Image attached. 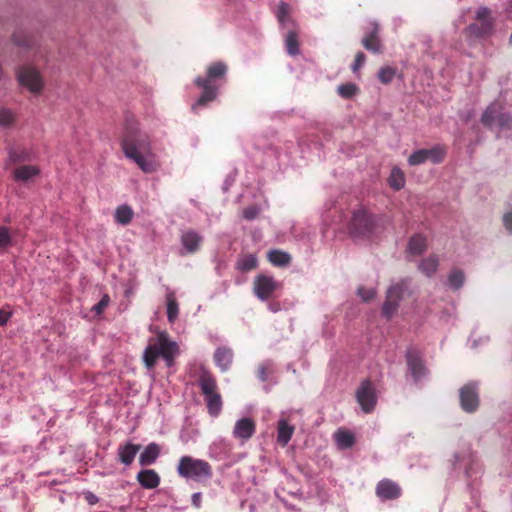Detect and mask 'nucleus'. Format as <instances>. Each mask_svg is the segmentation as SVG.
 <instances>
[{
	"label": "nucleus",
	"mask_w": 512,
	"mask_h": 512,
	"mask_svg": "<svg viewBox=\"0 0 512 512\" xmlns=\"http://www.w3.org/2000/svg\"><path fill=\"white\" fill-rule=\"evenodd\" d=\"M10 316L11 314L9 312L0 311V325H6Z\"/></svg>",
	"instance_id": "52"
},
{
	"label": "nucleus",
	"mask_w": 512,
	"mask_h": 512,
	"mask_svg": "<svg viewBox=\"0 0 512 512\" xmlns=\"http://www.w3.org/2000/svg\"><path fill=\"white\" fill-rule=\"evenodd\" d=\"M465 282V275L460 269H453L448 276V285L453 290L460 289Z\"/></svg>",
	"instance_id": "37"
},
{
	"label": "nucleus",
	"mask_w": 512,
	"mask_h": 512,
	"mask_svg": "<svg viewBox=\"0 0 512 512\" xmlns=\"http://www.w3.org/2000/svg\"><path fill=\"white\" fill-rule=\"evenodd\" d=\"M268 260L277 267H285L288 266L291 262V256L289 253L273 249L268 252Z\"/></svg>",
	"instance_id": "30"
},
{
	"label": "nucleus",
	"mask_w": 512,
	"mask_h": 512,
	"mask_svg": "<svg viewBox=\"0 0 512 512\" xmlns=\"http://www.w3.org/2000/svg\"><path fill=\"white\" fill-rule=\"evenodd\" d=\"M159 357V342L157 344L149 345L146 347L143 360L147 368L154 367L157 358Z\"/></svg>",
	"instance_id": "33"
},
{
	"label": "nucleus",
	"mask_w": 512,
	"mask_h": 512,
	"mask_svg": "<svg viewBox=\"0 0 512 512\" xmlns=\"http://www.w3.org/2000/svg\"><path fill=\"white\" fill-rule=\"evenodd\" d=\"M160 455V447L157 443L148 444L139 456V463L142 466L153 464Z\"/></svg>",
	"instance_id": "23"
},
{
	"label": "nucleus",
	"mask_w": 512,
	"mask_h": 512,
	"mask_svg": "<svg viewBox=\"0 0 512 512\" xmlns=\"http://www.w3.org/2000/svg\"><path fill=\"white\" fill-rule=\"evenodd\" d=\"M461 408L467 413H473L479 406L478 385L471 382L464 385L459 391Z\"/></svg>",
	"instance_id": "8"
},
{
	"label": "nucleus",
	"mask_w": 512,
	"mask_h": 512,
	"mask_svg": "<svg viewBox=\"0 0 512 512\" xmlns=\"http://www.w3.org/2000/svg\"><path fill=\"white\" fill-rule=\"evenodd\" d=\"M13 40L18 46H27L29 44L28 41L19 40L16 34L13 35Z\"/></svg>",
	"instance_id": "53"
},
{
	"label": "nucleus",
	"mask_w": 512,
	"mask_h": 512,
	"mask_svg": "<svg viewBox=\"0 0 512 512\" xmlns=\"http://www.w3.org/2000/svg\"><path fill=\"white\" fill-rule=\"evenodd\" d=\"M198 384L204 395L208 413L213 417H217L222 410V398L216 391L217 384L214 377L210 373L203 371L199 376Z\"/></svg>",
	"instance_id": "3"
},
{
	"label": "nucleus",
	"mask_w": 512,
	"mask_h": 512,
	"mask_svg": "<svg viewBox=\"0 0 512 512\" xmlns=\"http://www.w3.org/2000/svg\"><path fill=\"white\" fill-rule=\"evenodd\" d=\"M40 173V170L37 166L34 165H22L15 169L14 178L17 181L26 182L33 177L37 176Z\"/></svg>",
	"instance_id": "28"
},
{
	"label": "nucleus",
	"mask_w": 512,
	"mask_h": 512,
	"mask_svg": "<svg viewBox=\"0 0 512 512\" xmlns=\"http://www.w3.org/2000/svg\"><path fill=\"white\" fill-rule=\"evenodd\" d=\"M294 433V427L289 425L285 419L278 421L277 427V441L282 445L286 446Z\"/></svg>",
	"instance_id": "25"
},
{
	"label": "nucleus",
	"mask_w": 512,
	"mask_h": 512,
	"mask_svg": "<svg viewBox=\"0 0 512 512\" xmlns=\"http://www.w3.org/2000/svg\"><path fill=\"white\" fill-rule=\"evenodd\" d=\"M406 361L408 372L412 376L415 383L424 378L428 370L425 367L423 360L419 353L414 349H408L406 353Z\"/></svg>",
	"instance_id": "11"
},
{
	"label": "nucleus",
	"mask_w": 512,
	"mask_h": 512,
	"mask_svg": "<svg viewBox=\"0 0 512 512\" xmlns=\"http://www.w3.org/2000/svg\"><path fill=\"white\" fill-rule=\"evenodd\" d=\"M366 56L363 52H358L355 56L354 62L351 65V69L356 73L365 63Z\"/></svg>",
	"instance_id": "47"
},
{
	"label": "nucleus",
	"mask_w": 512,
	"mask_h": 512,
	"mask_svg": "<svg viewBox=\"0 0 512 512\" xmlns=\"http://www.w3.org/2000/svg\"><path fill=\"white\" fill-rule=\"evenodd\" d=\"M410 280L402 279L401 281L391 285L387 290L386 301L383 304L382 313L390 319L396 312L399 302L405 295H409Z\"/></svg>",
	"instance_id": "5"
},
{
	"label": "nucleus",
	"mask_w": 512,
	"mask_h": 512,
	"mask_svg": "<svg viewBox=\"0 0 512 512\" xmlns=\"http://www.w3.org/2000/svg\"><path fill=\"white\" fill-rule=\"evenodd\" d=\"M401 492L400 486L390 479H383L376 486V495L382 501L395 500L401 496Z\"/></svg>",
	"instance_id": "13"
},
{
	"label": "nucleus",
	"mask_w": 512,
	"mask_h": 512,
	"mask_svg": "<svg viewBox=\"0 0 512 512\" xmlns=\"http://www.w3.org/2000/svg\"><path fill=\"white\" fill-rule=\"evenodd\" d=\"M337 91L341 97L349 99L357 93L358 87L354 83H346L339 85Z\"/></svg>",
	"instance_id": "39"
},
{
	"label": "nucleus",
	"mask_w": 512,
	"mask_h": 512,
	"mask_svg": "<svg viewBox=\"0 0 512 512\" xmlns=\"http://www.w3.org/2000/svg\"><path fill=\"white\" fill-rule=\"evenodd\" d=\"M194 82L197 86L203 88L202 94L198 98L197 102L192 106V109L196 110L199 106H205L216 98L217 88L212 84H209V79H203L202 77L195 78Z\"/></svg>",
	"instance_id": "16"
},
{
	"label": "nucleus",
	"mask_w": 512,
	"mask_h": 512,
	"mask_svg": "<svg viewBox=\"0 0 512 512\" xmlns=\"http://www.w3.org/2000/svg\"><path fill=\"white\" fill-rule=\"evenodd\" d=\"M18 83L33 94L40 93L44 80L40 71L32 65H21L16 69Z\"/></svg>",
	"instance_id": "6"
},
{
	"label": "nucleus",
	"mask_w": 512,
	"mask_h": 512,
	"mask_svg": "<svg viewBox=\"0 0 512 512\" xmlns=\"http://www.w3.org/2000/svg\"><path fill=\"white\" fill-rule=\"evenodd\" d=\"M278 287L279 283L272 276L261 274L254 279V294L261 301L268 300Z\"/></svg>",
	"instance_id": "9"
},
{
	"label": "nucleus",
	"mask_w": 512,
	"mask_h": 512,
	"mask_svg": "<svg viewBox=\"0 0 512 512\" xmlns=\"http://www.w3.org/2000/svg\"><path fill=\"white\" fill-rule=\"evenodd\" d=\"M475 19L477 22L469 24L466 28L469 35L476 38H483L492 35L494 32L495 20L488 7L480 6L475 12Z\"/></svg>",
	"instance_id": "4"
},
{
	"label": "nucleus",
	"mask_w": 512,
	"mask_h": 512,
	"mask_svg": "<svg viewBox=\"0 0 512 512\" xmlns=\"http://www.w3.org/2000/svg\"><path fill=\"white\" fill-rule=\"evenodd\" d=\"M191 501L194 507L200 508L202 502V494L200 492L192 494Z\"/></svg>",
	"instance_id": "51"
},
{
	"label": "nucleus",
	"mask_w": 512,
	"mask_h": 512,
	"mask_svg": "<svg viewBox=\"0 0 512 512\" xmlns=\"http://www.w3.org/2000/svg\"><path fill=\"white\" fill-rule=\"evenodd\" d=\"M134 217L132 208L127 204L119 205L114 213L116 223L120 225H128Z\"/></svg>",
	"instance_id": "29"
},
{
	"label": "nucleus",
	"mask_w": 512,
	"mask_h": 512,
	"mask_svg": "<svg viewBox=\"0 0 512 512\" xmlns=\"http://www.w3.org/2000/svg\"><path fill=\"white\" fill-rule=\"evenodd\" d=\"M256 424L252 418L244 417L236 421L233 429V437L241 441L249 440L255 433Z\"/></svg>",
	"instance_id": "15"
},
{
	"label": "nucleus",
	"mask_w": 512,
	"mask_h": 512,
	"mask_svg": "<svg viewBox=\"0 0 512 512\" xmlns=\"http://www.w3.org/2000/svg\"><path fill=\"white\" fill-rule=\"evenodd\" d=\"M9 161L11 163H19L25 161H31L33 159V153L30 149L23 146H12L8 149Z\"/></svg>",
	"instance_id": "21"
},
{
	"label": "nucleus",
	"mask_w": 512,
	"mask_h": 512,
	"mask_svg": "<svg viewBox=\"0 0 512 512\" xmlns=\"http://www.w3.org/2000/svg\"><path fill=\"white\" fill-rule=\"evenodd\" d=\"M439 266V258L436 255H430L418 264V269L427 277H432Z\"/></svg>",
	"instance_id": "27"
},
{
	"label": "nucleus",
	"mask_w": 512,
	"mask_h": 512,
	"mask_svg": "<svg viewBox=\"0 0 512 512\" xmlns=\"http://www.w3.org/2000/svg\"><path fill=\"white\" fill-rule=\"evenodd\" d=\"M511 116L504 112L499 103L489 105L481 117V122L488 128H508L511 123Z\"/></svg>",
	"instance_id": "7"
},
{
	"label": "nucleus",
	"mask_w": 512,
	"mask_h": 512,
	"mask_svg": "<svg viewBox=\"0 0 512 512\" xmlns=\"http://www.w3.org/2000/svg\"><path fill=\"white\" fill-rule=\"evenodd\" d=\"M167 318L169 322H174L178 317L179 309L178 303L174 298V294L172 292L167 294Z\"/></svg>",
	"instance_id": "38"
},
{
	"label": "nucleus",
	"mask_w": 512,
	"mask_h": 512,
	"mask_svg": "<svg viewBox=\"0 0 512 512\" xmlns=\"http://www.w3.org/2000/svg\"><path fill=\"white\" fill-rule=\"evenodd\" d=\"M109 302L110 298L107 294H105L101 300L92 307V311L95 312V314H101L108 306Z\"/></svg>",
	"instance_id": "46"
},
{
	"label": "nucleus",
	"mask_w": 512,
	"mask_h": 512,
	"mask_svg": "<svg viewBox=\"0 0 512 512\" xmlns=\"http://www.w3.org/2000/svg\"><path fill=\"white\" fill-rule=\"evenodd\" d=\"M277 19L279 23L284 27H293L294 22L289 16V5L287 3L281 2L278 6Z\"/></svg>",
	"instance_id": "35"
},
{
	"label": "nucleus",
	"mask_w": 512,
	"mask_h": 512,
	"mask_svg": "<svg viewBox=\"0 0 512 512\" xmlns=\"http://www.w3.org/2000/svg\"><path fill=\"white\" fill-rule=\"evenodd\" d=\"M12 243V235L9 228L0 226V249H6Z\"/></svg>",
	"instance_id": "44"
},
{
	"label": "nucleus",
	"mask_w": 512,
	"mask_h": 512,
	"mask_svg": "<svg viewBox=\"0 0 512 512\" xmlns=\"http://www.w3.org/2000/svg\"><path fill=\"white\" fill-rule=\"evenodd\" d=\"M272 370V362L271 361H265L262 364L259 365L257 370L258 378L265 382L268 379V373Z\"/></svg>",
	"instance_id": "45"
},
{
	"label": "nucleus",
	"mask_w": 512,
	"mask_h": 512,
	"mask_svg": "<svg viewBox=\"0 0 512 512\" xmlns=\"http://www.w3.org/2000/svg\"><path fill=\"white\" fill-rule=\"evenodd\" d=\"M356 397L359 405L365 413H370L377 403L375 388L371 381L365 380L357 389Z\"/></svg>",
	"instance_id": "10"
},
{
	"label": "nucleus",
	"mask_w": 512,
	"mask_h": 512,
	"mask_svg": "<svg viewBox=\"0 0 512 512\" xmlns=\"http://www.w3.org/2000/svg\"><path fill=\"white\" fill-rule=\"evenodd\" d=\"M227 72V66L222 62H216L208 67L207 77L209 84H212L213 80L222 78Z\"/></svg>",
	"instance_id": "34"
},
{
	"label": "nucleus",
	"mask_w": 512,
	"mask_h": 512,
	"mask_svg": "<svg viewBox=\"0 0 512 512\" xmlns=\"http://www.w3.org/2000/svg\"><path fill=\"white\" fill-rule=\"evenodd\" d=\"M333 437L338 448L342 450L352 447L355 443L354 434L345 429H338Z\"/></svg>",
	"instance_id": "26"
},
{
	"label": "nucleus",
	"mask_w": 512,
	"mask_h": 512,
	"mask_svg": "<svg viewBox=\"0 0 512 512\" xmlns=\"http://www.w3.org/2000/svg\"><path fill=\"white\" fill-rule=\"evenodd\" d=\"M395 69L391 67H383L378 71V79L383 84H389L395 77Z\"/></svg>",
	"instance_id": "41"
},
{
	"label": "nucleus",
	"mask_w": 512,
	"mask_h": 512,
	"mask_svg": "<svg viewBox=\"0 0 512 512\" xmlns=\"http://www.w3.org/2000/svg\"><path fill=\"white\" fill-rule=\"evenodd\" d=\"M159 340V356H162L166 365L171 367L174 363V357L179 353L176 342L170 341L164 333L160 334Z\"/></svg>",
	"instance_id": "14"
},
{
	"label": "nucleus",
	"mask_w": 512,
	"mask_h": 512,
	"mask_svg": "<svg viewBox=\"0 0 512 512\" xmlns=\"http://www.w3.org/2000/svg\"><path fill=\"white\" fill-rule=\"evenodd\" d=\"M389 185L394 190H400L405 185V176L401 169L394 167L388 179Z\"/></svg>",
	"instance_id": "36"
},
{
	"label": "nucleus",
	"mask_w": 512,
	"mask_h": 512,
	"mask_svg": "<svg viewBox=\"0 0 512 512\" xmlns=\"http://www.w3.org/2000/svg\"><path fill=\"white\" fill-rule=\"evenodd\" d=\"M202 241V235L191 229L183 231L180 237L181 245L188 254L197 252L200 249Z\"/></svg>",
	"instance_id": "17"
},
{
	"label": "nucleus",
	"mask_w": 512,
	"mask_h": 512,
	"mask_svg": "<svg viewBox=\"0 0 512 512\" xmlns=\"http://www.w3.org/2000/svg\"><path fill=\"white\" fill-rule=\"evenodd\" d=\"M137 480L145 489H154L160 484V477L155 470L143 469L138 472Z\"/></svg>",
	"instance_id": "19"
},
{
	"label": "nucleus",
	"mask_w": 512,
	"mask_h": 512,
	"mask_svg": "<svg viewBox=\"0 0 512 512\" xmlns=\"http://www.w3.org/2000/svg\"><path fill=\"white\" fill-rule=\"evenodd\" d=\"M141 449V445L133 444L131 442L126 443L125 445H121L118 447V457L121 463L126 466L132 464L135 459L136 454Z\"/></svg>",
	"instance_id": "20"
},
{
	"label": "nucleus",
	"mask_w": 512,
	"mask_h": 512,
	"mask_svg": "<svg viewBox=\"0 0 512 512\" xmlns=\"http://www.w3.org/2000/svg\"><path fill=\"white\" fill-rule=\"evenodd\" d=\"M373 220L365 210L359 209L353 213L351 219V232L357 235H368L372 231Z\"/></svg>",
	"instance_id": "12"
},
{
	"label": "nucleus",
	"mask_w": 512,
	"mask_h": 512,
	"mask_svg": "<svg viewBox=\"0 0 512 512\" xmlns=\"http://www.w3.org/2000/svg\"><path fill=\"white\" fill-rule=\"evenodd\" d=\"M285 46L288 54L291 56H296L300 53L298 34L292 27L285 36Z\"/></svg>",
	"instance_id": "31"
},
{
	"label": "nucleus",
	"mask_w": 512,
	"mask_h": 512,
	"mask_svg": "<svg viewBox=\"0 0 512 512\" xmlns=\"http://www.w3.org/2000/svg\"><path fill=\"white\" fill-rule=\"evenodd\" d=\"M427 157L433 163H440L445 155V150L441 146H436L431 149H426Z\"/></svg>",
	"instance_id": "42"
},
{
	"label": "nucleus",
	"mask_w": 512,
	"mask_h": 512,
	"mask_svg": "<svg viewBox=\"0 0 512 512\" xmlns=\"http://www.w3.org/2000/svg\"><path fill=\"white\" fill-rule=\"evenodd\" d=\"M427 249V239L421 234L413 235L407 245V253L411 255H421Z\"/></svg>",
	"instance_id": "24"
},
{
	"label": "nucleus",
	"mask_w": 512,
	"mask_h": 512,
	"mask_svg": "<svg viewBox=\"0 0 512 512\" xmlns=\"http://www.w3.org/2000/svg\"><path fill=\"white\" fill-rule=\"evenodd\" d=\"M357 293L364 301L371 300L376 294L374 289H365L363 287L358 288Z\"/></svg>",
	"instance_id": "48"
},
{
	"label": "nucleus",
	"mask_w": 512,
	"mask_h": 512,
	"mask_svg": "<svg viewBox=\"0 0 512 512\" xmlns=\"http://www.w3.org/2000/svg\"><path fill=\"white\" fill-rule=\"evenodd\" d=\"M14 114L8 108H0V126L9 127L14 122Z\"/></svg>",
	"instance_id": "43"
},
{
	"label": "nucleus",
	"mask_w": 512,
	"mask_h": 512,
	"mask_svg": "<svg viewBox=\"0 0 512 512\" xmlns=\"http://www.w3.org/2000/svg\"><path fill=\"white\" fill-rule=\"evenodd\" d=\"M259 214L256 206H251L243 210V217L247 220H254Z\"/></svg>",
	"instance_id": "49"
},
{
	"label": "nucleus",
	"mask_w": 512,
	"mask_h": 512,
	"mask_svg": "<svg viewBox=\"0 0 512 512\" xmlns=\"http://www.w3.org/2000/svg\"><path fill=\"white\" fill-rule=\"evenodd\" d=\"M233 353L232 350L226 347L216 349L214 353V360L216 365L223 371H227L232 363Z\"/></svg>",
	"instance_id": "22"
},
{
	"label": "nucleus",
	"mask_w": 512,
	"mask_h": 512,
	"mask_svg": "<svg viewBox=\"0 0 512 512\" xmlns=\"http://www.w3.org/2000/svg\"><path fill=\"white\" fill-rule=\"evenodd\" d=\"M379 25L376 22L371 23V28L365 33L362 39L364 48L372 53L379 54L382 52V45L378 38Z\"/></svg>",
	"instance_id": "18"
},
{
	"label": "nucleus",
	"mask_w": 512,
	"mask_h": 512,
	"mask_svg": "<svg viewBox=\"0 0 512 512\" xmlns=\"http://www.w3.org/2000/svg\"><path fill=\"white\" fill-rule=\"evenodd\" d=\"M503 224L507 231L512 233V211L504 214L503 216Z\"/></svg>",
	"instance_id": "50"
},
{
	"label": "nucleus",
	"mask_w": 512,
	"mask_h": 512,
	"mask_svg": "<svg viewBox=\"0 0 512 512\" xmlns=\"http://www.w3.org/2000/svg\"><path fill=\"white\" fill-rule=\"evenodd\" d=\"M428 160L426 149H420L413 152L409 158L408 163L412 166L423 164Z\"/></svg>",
	"instance_id": "40"
},
{
	"label": "nucleus",
	"mask_w": 512,
	"mask_h": 512,
	"mask_svg": "<svg viewBox=\"0 0 512 512\" xmlns=\"http://www.w3.org/2000/svg\"><path fill=\"white\" fill-rule=\"evenodd\" d=\"M121 145L124 155L133 160L142 171L151 173L156 170L155 161L148 157L150 154L148 136L138 129L135 121L127 120Z\"/></svg>",
	"instance_id": "1"
},
{
	"label": "nucleus",
	"mask_w": 512,
	"mask_h": 512,
	"mask_svg": "<svg viewBox=\"0 0 512 512\" xmlns=\"http://www.w3.org/2000/svg\"><path fill=\"white\" fill-rule=\"evenodd\" d=\"M177 473L185 479L197 482L208 480L213 474L212 467L207 461L191 456H182L180 458Z\"/></svg>",
	"instance_id": "2"
},
{
	"label": "nucleus",
	"mask_w": 512,
	"mask_h": 512,
	"mask_svg": "<svg viewBox=\"0 0 512 512\" xmlns=\"http://www.w3.org/2000/svg\"><path fill=\"white\" fill-rule=\"evenodd\" d=\"M258 265V259L255 254H247L240 257L236 262V269L241 272H248L255 269Z\"/></svg>",
	"instance_id": "32"
},
{
	"label": "nucleus",
	"mask_w": 512,
	"mask_h": 512,
	"mask_svg": "<svg viewBox=\"0 0 512 512\" xmlns=\"http://www.w3.org/2000/svg\"><path fill=\"white\" fill-rule=\"evenodd\" d=\"M476 346H477L476 342L473 341L472 347H476Z\"/></svg>",
	"instance_id": "55"
},
{
	"label": "nucleus",
	"mask_w": 512,
	"mask_h": 512,
	"mask_svg": "<svg viewBox=\"0 0 512 512\" xmlns=\"http://www.w3.org/2000/svg\"><path fill=\"white\" fill-rule=\"evenodd\" d=\"M509 43L512 45V32H511V35L509 37Z\"/></svg>",
	"instance_id": "54"
}]
</instances>
